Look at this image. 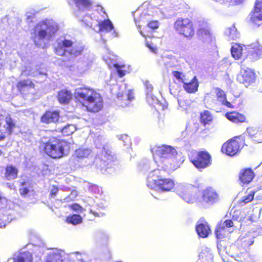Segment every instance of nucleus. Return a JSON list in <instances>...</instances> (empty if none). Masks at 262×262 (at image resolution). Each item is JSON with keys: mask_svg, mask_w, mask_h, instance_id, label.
Masks as SVG:
<instances>
[{"mask_svg": "<svg viewBox=\"0 0 262 262\" xmlns=\"http://www.w3.org/2000/svg\"><path fill=\"white\" fill-rule=\"evenodd\" d=\"M66 66L67 67H68V68H71V67H72V65L68 66V64H66Z\"/></svg>", "mask_w": 262, "mask_h": 262, "instance_id": "nucleus-49", "label": "nucleus"}, {"mask_svg": "<svg viewBox=\"0 0 262 262\" xmlns=\"http://www.w3.org/2000/svg\"><path fill=\"white\" fill-rule=\"evenodd\" d=\"M0 114V142L4 141L11 135L18 127L17 122L10 114H8L3 120Z\"/></svg>", "mask_w": 262, "mask_h": 262, "instance_id": "nucleus-9", "label": "nucleus"}, {"mask_svg": "<svg viewBox=\"0 0 262 262\" xmlns=\"http://www.w3.org/2000/svg\"><path fill=\"white\" fill-rule=\"evenodd\" d=\"M173 29L177 33L188 39L195 34V27L192 19L189 17H180L173 23Z\"/></svg>", "mask_w": 262, "mask_h": 262, "instance_id": "nucleus-7", "label": "nucleus"}, {"mask_svg": "<svg viewBox=\"0 0 262 262\" xmlns=\"http://www.w3.org/2000/svg\"><path fill=\"white\" fill-rule=\"evenodd\" d=\"M146 45L148 48H149L152 51H155L157 50L156 48L152 46L150 43H149L147 42H146Z\"/></svg>", "mask_w": 262, "mask_h": 262, "instance_id": "nucleus-46", "label": "nucleus"}, {"mask_svg": "<svg viewBox=\"0 0 262 262\" xmlns=\"http://www.w3.org/2000/svg\"><path fill=\"white\" fill-rule=\"evenodd\" d=\"M195 230L199 236L202 238L207 237L211 232L210 228L205 221L202 223L198 222L195 226Z\"/></svg>", "mask_w": 262, "mask_h": 262, "instance_id": "nucleus-19", "label": "nucleus"}, {"mask_svg": "<svg viewBox=\"0 0 262 262\" xmlns=\"http://www.w3.org/2000/svg\"><path fill=\"white\" fill-rule=\"evenodd\" d=\"M63 252L57 250L49 253L45 262H62L63 260Z\"/></svg>", "mask_w": 262, "mask_h": 262, "instance_id": "nucleus-24", "label": "nucleus"}, {"mask_svg": "<svg viewBox=\"0 0 262 262\" xmlns=\"http://www.w3.org/2000/svg\"><path fill=\"white\" fill-rule=\"evenodd\" d=\"M222 226H224V228H230L234 226V223L232 220L229 219L226 220L223 223Z\"/></svg>", "mask_w": 262, "mask_h": 262, "instance_id": "nucleus-43", "label": "nucleus"}, {"mask_svg": "<svg viewBox=\"0 0 262 262\" xmlns=\"http://www.w3.org/2000/svg\"><path fill=\"white\" fill-rule=\"evenodd\" d=\"M155 153L158 156L162 158H171L177 155L174 148L169 145H161L158 146L155 149Z\"/></svg>", "mask_w": 262, "mask_h": 262, "instance_id": "nucleus-14", "label": "nucleus"}, {"mask_svg": "<svg viewBox=\"0 0 262 262\" xmlns=\"http://www.w3.org/2000/svg\"><path fill=\"white\" fill-rule=\"evenodd\" d=\"M251 51L249 52V56L252 59H257L262 55V47L258 45H254L251 48Z\"/></svg>", "mask_w": 262, "mask_h": 262, "instance_id": "nucleus-29", "label": "nucleus"}, {"mask_svg": "<svg viewBox=\"0 0 262 262\" xmlns=\"http://www.w3.org/2000/svg\"><path fill=\"white\" fill-rule=\"evenodd\" d=\"M149 88L150 90H151L152 89V86L151 85H150Z\"/></svg>", "mask_w": 262, "mask_h": 262, "instance_id": "nucleus-50", "label": "nucleus"}, {"mask_svg": "<svg viewBox=\"0 0 262 262\" xmlns=\"http://www.w3.org/2000/svg\"><path fill=\"white\" fill-rule=\"evenodd\" d=\"M82 217L78 214H72L67 216L66 218L65 222L68 224L73 225H77L82 222Z\"/></svg>", "mask_w": 262, "mask_h": 262, "instance_id": "nucleus-28", "label": "nucleus"}, {"mask_svg": "<svg viewBox=\"0 0 262 262\" xmlns=\"http://www.w3.org/2000/svg\"><path fill=\"white\" fill-rule=\"evenodd\" d=\"M225 117L230 121L234 123H243L246 121L245 116L236 111L227 112L225 115Z\"/></svg>", "mask_w": 262, "mask_h": 262, "instance_id": "nucleus-17", "label": "nucleus"}, {"mask_svg": "<svg viewBox=\"0 0 262 262\" xmlns=\"http://www.w3.org/2000/svg\"><path fill=\"white\" fill-rule=\"evenodd\" d=\"M83 107H85L86 111L91 113H97L100 111L103 107V100L102 96L98 93Z\"/></svg>", "mask_w": 262, "mask_h": 262, "instance_id": "nucleus-11", "label": "nucleus"}, {"mask_svg": "<svg viewBox=\"0 0 262 262\" xmlns=\"http://www.w3.org/2000/svg\"><path fill=\"white\" fill-rule=\"evenodd\" d=\"M18 170L14 165L8 164L5 168L4 177L7 180H12L18 177Z\"/></svg>", "mask_w": 262, "mask_h": 262, "instance_id": "nucleus-22", "label": "nucleus"}, {"mask_svg": "<svg viewBox=\"0 0 262 262\" xmlns=\"http://www.w3.org/2000/svg\"><path fill=\"white\" fill-rule=\"evenodd\" d=\"M99 31L100 32H110L114 29V26L109 19L101 21L98 24Z\"/></svg>", "mask_w": 262, "mask_h": 262, "instance_id": "nucleus-27", "label": "nucleus"}, {"mask_svg": "<svg viewBox=\"0 0 262 262\" xmlns=\"http://www.w3.org/2000/svg\"><path fill=\"white\" fill-rule=\"evenodd\" d=\"M202 198L203 201L209 205H212L220 200L219 194L212 187H208L203 190Z\"/></svg>", "mask_w": 262, "mask_h": 262, "instance_id": "nucleus-12", "label": "nucleus"}, {"mask_svg": "<svg viewBox=\"0 0 262 262\" xmlns=\"http://www.w3.org/2000/svg\"><path fill=\"white\" fill-rule=\"evenodd\" d=\"M209 129L208 128H204L202 129L200 133L201 135L203 138H205L207 136H208L209 134Z\"/></svg>", "mask_w": 262, "mask_h": 262, "instance_id": "nucleus-45", "label": "nucleus"}, {"mask_svg": "<svg viewBox=\"0 0 262 262\" xmlns=\"http://www.w3.org/2000/svg\"><path fill=\"white\" fill-rule=\"evenodd\" d=\"M246 145L245 136L242 135L236 136L222 144L221 151L226 156L233 157L238 155Z\"/></svg>", "mask_w": 262, "mask_h": 262, "instance_id": "nucleus-5", "label": "nucleus"}, {"mask_svg": "<svg viewBox=\"0 0 262 262\" xmlns=\"http://www.w3.org/2000/svg\"><path fill=\"white\" fill-rule=\"evenodd\" d=\"M172 74L173 77V80H176L179 83L183 84L186 81L188 80V78H187V76L180 71H172Z\"/></svg>", "mask_w": 262, "mask_h": 262, "instance_id": "nucleus-33", "label": "nucleus"}, {"mask_svg": "<svg viewBox=\"0 0 262 262\" xmlns=\"http://www.w3.org/2000/svg\"><path fill=\"white\" fill-rule=\"evenodd\" d=\"M2 154V150L1 149H0V155Z\"/></svg>", "mask_w": 262, "mask_h": 262, "instance_id": "nucleus-52", "label": "nucleus"}, {"mask_svg": "<svg viewBox=\"0 0 262 262\" xmlns=\"http://www.w3.org/2000/svg\"><path fill=\"white\" fill-rule=\"evenodd\" d=\"M84 49V46L79 44L73 46V42L71 40L64 39L58 43L54 52L58 56H66L67 53L70 56V57L62 60L66 64V62H72L73 58L81 55Z\"/></svg>", "mask_w": 262, "mask_h": 262, "instance_id": "nucleus-3", "label": "nucleus"}, {"mask_svg": "<svg viewBox=\"0 0 262 262\" xmlns=\"http://www.w3.org/2000/svg\"><path fill=\"white\" fill-rule=\"evenodd\" d=\"M26 181H24V182L21 183L20 186H24L26 184Z\"/></svg>", "mask_w": 262, "mask_h": 262, "instance_id": "nucleus-48", "label": "nucleus"}, {"mask_svg": "<svg viewBox=\"0 0 262 262\" xmlns=\"http://www.w3.org/2000/svg\"><path fill=\"white\" fill-rule=\"evenodd\" d=\"M255 176L254 171L251 168H247L242 169L239 173V180L244 184L251 182Z\"/></svg>", "mask_w": 262, "mask_h": 262, "instance_id": "nucleus-20", "label": "nucleus"}, {"mask_svg": "<svg viewBox=\"0 0 262 262\" xmlns=\"http://www.w3.org/2000/svg\"><path fill=\"white\" fill-rule=\"evenodd\" d=\"M194 187L187 188L180 192V196L188 203H193L196 199V193L193 192Z\"/></svg>", "mask_w": 262, "mask_h": 262, "instance_id": "nucleus-18", "label": "nucleus"}, {"mask_svg": "<svg viewBox=\"0 0 262 262\" xmlns=\"http://www.w3.org/2000/svg\"><path fill=\"white\" fill-rule=\"evenodd\" d=\"M33 191V189H30L29 187H21L19 189V191L20 195L24 198H26L29 193L30 191Z\"/></svg>", "mask_w": 262, "mask_h": 262, "instance_id": "nucleus-41", "label": "nucleus"}, {"mask_svg": "<svg viewBox=\"0 0 262 262\" xmlns=\"http://www.w3.org/2000/svg\"><path fill=\"white\" fill-rule=\"evenodd\" d=\"M74 2L80 11L89 10L92 7V2L90 0H74Z\"/></svg>", "mask_w": 262, "mask_h": 262, "instance_id": "nucleus-31", "label": "nucleus"}, {"mask_svg": "<svg viewBox=\"0 0 262 262\" xmlns=\"http://www.w3.org/2000/svg\"><path fill=\"white\" fill-rule=\"evenodd\" d=\"M242 51L243 47L238 43L234 44L231 49L232 56L235 59H238L241 58L242 55Z\"/></svg>", "mask_w": 262, "mask_h": 262, "instance_id": "nucleus-32", "label": "nucleus"}, {"mask_svg": "<svg viewBox=\"0 0 262 262\" xmlns=\"http://www.w3.org/2000/svg\"><path fill=\"white\" fill-rule=\"evenodd\" d=\"M216 97L219 101L223 105L230 108H233L234 106L232 103L228 101L227 99V95L225 92L219 88L215 89Z\"/></svg>", "mask_w": 262, "mask_h": 262, "instance_id": "nucleus-21", "label": "nucleus"}, {"mask_svg": "<svg viewBox=\"0 0 262 262\" xmlns=\"http://www.w3.org/2000/svg\"><path fill=\"white\" fill-rule=\"evenodd\" d=\"M58 191V188L56 186H53L52 188L50 190V197L51 198H52L56 196Z\"/></svg>", "mask_w": 262, "mask_h": 262, "instance_id": "nucleus-44", "label": "nucleus"}, {"mask_svg": "<svg viewBox=\"0 0 262 262\" xmlns=\"http://www.w3.org/2000/svg\"><path fill=\"white\" fill-rule=\"evenodd\" d=\"M58 30V26L55 24L46 19L38 22L34 28L33 40L35 42L37 40H40L51 36Z\"/></svg>", "mask_w": 262, "mask_h": 262, "instance_id": "nucleus-6", "label": "nucleus"}, {"mask_svg": "<svg viewBox=\"0 0 262 262\" xmlns=\"http://www.w3.org/2000/svg\"><path fill=\"white\" fill-rule=\"evenodd\" d=\"M227 230L224 226L222 225V223L217 225L216 227L215 234L216 237L218 239H222L226 236Z\"/></svg>", "mask_w": 262, "mask_h": 262, "instance_id": "nucleus-36", "label": "nucleus"}, {"mask_svg": "<svg viewBox=\"0 0 262 262\" xmlns=\"http://www.w3.org/2000/svg\"><path fill=\"white\" fill-rule=\"evenodd\" d=\"M179 104H181V101H179Z\"/></svg>", "mask_w": 262, "mask_h": 262, "instance_id": "nucleus-51", "label": "nucleus"}, {"mask_svg": "<svg viewBox=\"0 0 262 262\" xmlns=\"http://www.w3.org/2000/svg\"><path fill=\"white\" fill-rule=\"evenodd\" d=\"M72 95L70 91L61 90L57 94V99L60 104H68L72 99Z\"/></svg>", "mask_w": 262, "mask_h": 262, "instance_id": "nucleus-25", "label": "nucleus"}, {"mask_svg": "<svg viewBox=\"0 0 262 262\" xmlns=\"http://www.w3.org/2000/svg\"><path fill=\"white\" fill-rule=\"evenodd\" d=\"M260 3L257 2L255 3L254 10L252 12L251 19L253 21L256 20H262V13H261V8L258 7Z\"/></svg>", "mask_w": 262, "mask_h": 262, "instance_id": "nucleus-34", "label": "nucleus"}, {"mask_svg": "<svg viewBox=\"0 0 262 262\" xmlns=\"http://www.w3.org/2000/svg\"><path fill=\"white\" fill-rule=\"evenodd\" d=\"M237 80L246 86H248L255 82L256 75L253 70L247 69L241 72L237 77Z\"/></svg>", "mask_w": 262, "mask_h": 262, "instance_id": "nucleus-13", "label": "nucleus"}, {"mask_svg": "<svg viewBox=\"0 0 262 262\" xmlns=\"http://www.w3.org/2000/svg\"><path fill=\"white\" fill-rule=\"evenodd\" d=\"M164 170L156 169L151 171L147 180V185L151 189L159 192L170 191L174 188L175 183L171 178H163Z\"/></svg>", "mask_w": 262, "mask_h": 262, "instance_id": "nucleus-1", "label": "nucleus"}, {"mask_svg": "<svg viewBox=\"0 0 262 262\" xmlns=\"http://www.w3.org/2000/svg\"><path fill=\"white\" fill-rule=\"evenodd\" d=\"M199 82L196 76H194L189 81H186L183 85L184 90L189 94H194L198 90Z\"/></svg>", "mask_w": 262, "mask_h": 262, "instance_id": "nucleus-16", "label": "nucleus"}, {"mask_svg": "<svg viewBox=\"0 0 262 262\" xmlns=\"http://www.w3.org/2000/svg\"><path fill=\"white\" fill-rule=\"evenodd\" d=\"M113 67L116 69L117 73L118 74V76L120 77H122L124 76L126 74V71L124 69H123V68H124V66L122 65H119L118 64H114Z\"/></svg>", "mask_w": 262, "mask_h": 262, "instance_id": "nucleus-40", "label": "nucleus"}, {"mask_svg": "<svg viewBox=\"0 0 262 262\" xmlns=\"http://www.w3.org/2000/svg\"><path fill=\"white\" fill-rule=\"evenodd\" d=\"M76 130L75 125L70 124H67L60 129V132L63 136H69L72 135Z\"/></svg>", "mask_w": 262, "mask_h": 262, "instance_id": "nucleus-35", "label": "nucleus"}, {"mask_svg": "<svg viewBox=\"0 0 262 262\" xmlns=\"http://www.w3.org/2000/svg\"><path fill=\"white\" fill-rule=\"evenodd\" d=\"M12 259L13 262H33V258L32 254L27 251L14 255Z\"/></svg>", "mask_w": 262, "mask_h": 262, "instance_id": "nucleus-23", "label": "nucleus"}, {"mask_svg": "<svg viewBox=\"0 0 262 262\" xmlns=\"http://www.w3.org/2000/svg\"><path fill=\"white\" fill-rule=\"evenodd\" d=\"M16 88L19 92H21L25 88H34L35 84L30 79H24L19 81L16 84Z\"/></svg>", "mask_w": 262, "mask_h": 262, "instance_id": "nucleus-30", "label": "nucleus"}, {"mask_svg": "<svg viewBox=\"0 0 262 262\" xmlns=\"http://www.w3.org/2000/svg\"><path fill=\"white\" fill-rule=\"evenodd\" d=\"M199 35L204 40H211L212 36L209 30L206 28H201L199 30Z\"/></svg>", "mask_w": 262, "mask_h": 262, "instance_id": "nucleus-37", "label": "nucleus"}, {"mask_svg": "<svg viewBox=\"0 0 262 262\" xmlns=\"http://www.w3.org/2000/svg\"><path fill=\"white\" fill-rule=\"evenodd\" d=\"M190 162L198 169L202 170L211 166L212 156L206 150H194L189 156Z\"/></svg>", "mask_w": 262, "mask_h": 262, "instance_id": "nucleus-8", "label": "nucleus"}, {"mask_svg": "<svg viewBox=\"0 0 262 262\" xmlns=\"http://www.w3.org/2000/svg\"><path fill=\"white\" fill-rule=\"evenodd\" d=\"M69 207L74 211H79L82 212L83 210V208L79 204L74 203L69 206Z\"/></svg>", "mask_w": 262, "mask_h": 262, "instance_id": "nucleus-42", "label": "nucleus"}, {"mask_svg": "<svg viewBox=\"0 0 262 262\" xmlns=\"http://www.w3.org/2000/svg\"><path fill=\"white\" fill-rule=\"evenodd\" d=\"M98 93L95 90L91 87L82 86L75 93V102L81 104L82 106H85V104L90 101Z\"/></svg>", "mask_w": 262, "mask_h": 262, "instance_id": "nucleus-10", "label": "nucleus"}, {"mask_svg": "<svg viewBox=\"0 0 262 262\" xmlns=\"http://www.w3.org/2000/svg\"><path fill=\"white\" fill-rule=\"evenodd\" d=\"M60 118L59 111L47 110L40 117V122L45 124L56 123Z\"/></svg>", "mask_w": 262, "mask_h": 262, "instance_id": "nucleus-15", "label": "nucleus"}, {"mask_svg": "<svg viewBox=\"0 0 262 262\" xmlns=\"http://www.w3.org/2000/svg\"><path fill=\"white\" fill-rule=\"evenodd\" d=\"M213 121V117L210 111L205 110L200 113V121L204 126L210 124Z\"/></svg>", "mask_w": 262, "mask_h": 262, "instance_id": "nucleus-26", "label": "nucleus"}, {"mask_svg": "<svg viewBox=\"0 0 262 262\" xmlns=\"http://www.w3.org/2000/svg\"><path fill=\"white\" fill-rule=\"evenodd\" d=\"M45 154L53 159H60L65 155L67 142L58 137L51 136L43 143Z\"/></svg>", "mask_w": 262, "mask_h": 262, "instance_id": "nucleus-2", "label": "nucleus"}, {"mask_svg": "<svg viewBox=\"0 0 262 262\" xmlns=\"http://www.w3.org/2000/svg\"><path fill=\"white\" fill-rule=\"evenodd\" d=\"M2 200H5L6 201V199L5 197H3L0 195V201Z\"/></svg>", "mask_w": 262, "mask_h": 262, "instance_id": "nucleus-47", "label": "nucleus"}, {"mask_svg": "<svg viewBox=\"0 0 262 262\" xmlns=\"http://www.w3.org/2000/svg\"><path fill=\"white\" fill-rule=\"evenodd\" d=\"M255 194V191H250L247 195L244 196L241 200L240 203L247 204L253 200Z\"/></svg>", "mask_w": 262, "mask_h": 262, "instance_id": "nucleus-39", "label": "nucleus"}, {"mask_svg": "<svg viewBox=\"0 0 262 262\" xmlns=\"http://www.w3.org/2000/svg\"><path fill=\"white\" fill-rule=\"evenodd\" d=\"M90 150L88 149L78 148L75 151V156L79 159L87 158L90 155Z\"/></svg>", "mask_w": 262, "mask_h": 262, "instance_id": "nucleus-38", "label": "nucleus"}, {"mask_svg": "<svg viewBox=\"0 0 262 262\" xmlns=\"http://www.w3.org/2000/svg\"><path fill=\"white\" fill-rule=\"evenodd\" d=\"M134 20L136 24L138 25L140 34L144 38H150L153 36L152 33L159 27V23L158 20L149 21L147 26L144 27L142 29L139 24L140 22L144 23L148 21L149 19V15L146 12H140L139 10L137 11L134 14Z\"/></svg>", "mask_w": 262, "mask_h": 262, "instance_id": "nucleus-4", "label": "nucleus"}]
</instances>
